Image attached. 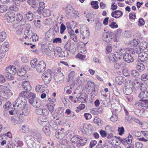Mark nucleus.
Segmentation results:
<instances>
[{"instance_id":"nucleus-39","label":"nucleus","mask_w":148,"mask_h":148,"mask_svg":"<svg viewBox=\"0 0 148 148\" xmlns=\"http://www.w3.org/2000/svg\"><path fill=\"white\" fill-rule=\"evenodd\" d=\"M75 74V72L73 71H72L69 73L67 79V82H72L73 81Z\"/></svg>"},{"instance_id":"nucleus-15","label":"nucleus","mask_w":148,"mask_h":148,"mask_svg":"<svg viewBox=\"0 0 148 148\" xmlns=\"http://www.w3.org/2000/svg\"><path fill=\"white\" fill-rule=\"evenodd\" d=\"M76 98L78 101L84 103H86L88 99L87 95L85 93H82L78 97H76Z\"/></svg>"},{"instance_id":"nucleus-35","label":"nucleus","mask_w":148,"mask_h":148,"mask_svg":"<svg viewBox=\"0 0 148 148\" xmlns=\"http://www.w3.org/2000/svg\"><path fill=\"white\" fill-rule=\"evenodd\" d=\"M10 90L9 89H6L5 90L4 92H3V97L5 99H8L10 96Z\"/></svg>"},{"instance_id":"nucleus-9","label":"nucleus","mask_w":148,"mask_h":148,"mask_svg":"<svg viewBox=\"0 0 148 148\" xmlns=\"http://www.w3.org/2000/svg\"><path fill=\"white\" fill-rule=\"evenodd\" d=\"M54 79L55 81L58 83H60L64 80V75L62 73L59 71L54 75Z\"/></svg>"},{"instance_id":"nucleus-18","label":"nucleus","mask_w":148,"mask_h":148,"mask_svg":"<svg viewBox=\"0 0 148 148\" xmlns=\"http://www.w3.org/2000/svg\"><path fill=\"white\" fill-rule=\"evenodd\" d=\"M138 58L141 62H144L148 58V55L145 52H142L138 54Z\"/></svg>"},{"instance_id":"nucleus-41","label":"nucleus","mask_w":148,"mask_h":148,"mask_svg":"<svg viewBox=\"0 0 148 148\" xmlns=\"http://www.w3.org/2000/svg\"><path fill=\"white\" fill-rule=\"evenodd\" d=\"M137 69L140 71H143L145 69L144 65L142 63H138L136 65Z\"/></svg>"},{"instance_id":"nucleus-19","label":"nucleus","mask_w":148,"mask_h":148,"mask_svg":"<svg viewBox=\"0 0 148 148\" xmlns=\"http://www.w3.org/2000/svg\"><path fill=\"white\" fill-rule=\"evenodd\" d=\"M6 16L8 21L9 23L13 22L15 20V15L13 12H8L6 14Z\"/></svg>"},{"instance_id":"nucleus-44","label":"nucleus","mask_w":148,"mask_h":148,"mask_svg":"<svg viewBox=\"0 0 148 148\" xmlns=\"http://www.w3.org/2000/svg\"><path fill=\"white\" fill-rule=\"evenodd\" d=\"M71 43L70 40H68L65 45L64 47L65 49L69 51H71Z\"/></svg>"},{"instance_id":"nucleus-11","label":"nucleus","mask_w":148,"mask_h":148,"mask_svg":"<svg viewBox=\"0 0 148 148\" xmlns=\"http://www.w3.org/2000/svg\"><path fill=\"white\" fill-rule=\"evenodd\" d=\"M80 33L83 40L87 39L90 35L89 30L85 26H82L80 28Z\"/></svg>"},{"instance_id":"nucleus-17","label":"nucleus","mask_w":148,"mask_h":148,"mask_svg":"<svg viewBox=\"0 0 148 148\" xmlns=\"http://www.w3.org/2000/svg\"><path fill=\"white\" fill-rule=\"evenodd\" d=\"M35 112L38 115H41L42 114L44 116H47L49 114L48 111L45 108H38L36 110Z\"/></svg>"},{"instance_id":"nucleus-31","label":"nucleus","mask_w":148,"mask_h":148,"mask_svg":"<svg viewBox=\"0 0 148 148\" xmlns=\"http://www.w3.org/2000/svg\"><path fill=\"white\" fill-rule=\"evenodd\" d=\"M26 17L27 19L29 21H32L33 18V15L32 12L31 11L27 12L26 14H24Z\"/></svg>"},{"instance_id":"nucleus-25","label":"nucleus","mask_w":148,"mask_h":148,"mask_svg":"<svg viewBox=\"0 0 148 148\" xmlns=\"http://www.w3.org/2000/svg\"><path fill=\"white\" fill-rule=\"evenodd\" d=\"M27 2L33 8H36L39 3L38 0H27Z\"/></svg>"},{"instance_id":"nucleus-48","label":"nucleus","mask_w":148,"mask_h":148,"mask_svg":"<svg viewBox=\"0 0 148 148\" xmlns=\"http://www.w3.org/2000/svg\"><path fill=\"white\" fill-rule=\"evenodd\" d=\"M131 75L134 77H138L140 75L138 72L135 70H132L131 71Z\"/></svg>"},{"instance_id":"nucleus-32","label":"nucleus","mask_w":148,"mask_h":148,"mask_svg":"<svg viewBox=\"0 0 148 148\" xmlns=\"http://www.w3.org/2000/svg\"><path fill=\"white\" fill-rule=\"evenodd\" d=\"M47 116H44L40 117L38 119V123L42 125L43 123L47 122L48 121V117Z\"/></svg>"},{"instance_id":"nucleus-24","label":"nucleus","mask_w":148,"mask_h":148,"mask_svg":"<svg viewBox=\"0 0 148 148\" xmlns=\"http://www.w3.org/2000/svg\"><path fill=\"white\" fill-rule=\"evenodd\" d=\"M142 49H143V48H141L140 47L138 46L136 47H135L133 49L130 48L129 50L132 54H134L135 53L139 54L142 52Z\"/></svg>"},{"instance_id":"nucleus-4","label":"nucleus","mask_w":148,"mask_h":148,"mask_svg":"<svg viewBox=\"0 0 148 148\" xmlns=\"http://www.w3.org/2000/svg\"><path fill=\"white\" fill-rule=\"evenodd\" d=\"M26 142L27 144L31 148H40V142L32 136L28 135L25 138Z\"/></svg>"},{"instance_id":"nucleus-27","label":"nucleus","mask_w":148,"mask_h":148,"mask_svg":"<svg viewBox=\"0 0 148 148\" xmlns=\"http://www.w3.org/2000/svg\"><path fill=\"white\" fill-rule=\"evenodd\" d=\"M138 96L141 99L147 98L148 96V92L147 90L141 91Z\"/></svg>"},{"instance_id":"nucleus-30","label":"nucleus","mask_w":148,"mask_h":148,"mask_svg":"<svg viewBox=\"0 0 148 148\" xmlns=\"http://www.w3.org/2000/svg\"><path fill=\"white\" fill-rule=\"evenodd\" d=\"M55 136L57 138L61 139L64 137L65 134L61 131H60V132L57 131L55 134Z\"/></svg>"},{"instance_id":"nucleus-6","label":"nucleus","mask_w":148,"mask_h":148,"mask_svg":"<svg viewBox=\"0 0 148 148\" xmlns=\"http://www.w3.org/2000/svg\"><path fill=\"white\" fill-rule=\"evenodd\" d=\"M86 88L88 91V93L91 94L92 97H94L96 95V92L95 90V84L90 81L87 82Z\"/></svg>"},{"instance_id":"nucleus-63","label":"nucleus","mask_w":148,"mask_h":148,"mask_svg":"<svg viewBox=\"0 0 148 148\" xmlns=\"http://www.w3.org/2000/svg\"><path fill=\"white\" fill-rule=\"evenodd\" d=\"M65 29V26L63 24H62L61 25L60 31L61 34H62L64 33Z\"/></svg>"},{"instance_id":"nucleus-64","label":"nucleus","mask_w":148,"mask_h":148,"mask_svg":"<svg viewBox=\"0 0 148 148\" xmlns=\"http://www.w3.org/2000/svg\"><path fill=\"white\" fill-rule=\"evenodd\" d=\"M13 143L12 141L10 140L9 141V143H8L6 146V148H13Z\"/></svg>"},{"instance_id":"nucleus-53","label":"nucleus","mask_w":148,"mask_h":148,"mask_svg":"<svg viewBox=\"0 0 148 148\" xmlns=\"http://www.w3.org/2000/svg\"><path fill=\"white\" fill-rule=\"evenodd\" d=\"M50 15V11L49 9H46L44 10L42 13L43 16L45 17L49 16Z\"/></svg>"},{"instance_id":"nucleus-43","label":"nucleus","mask_w":148,"mask_h":148,"mask_svg":"<svg viewBox=\"0 0 148 148\" xmlns=\"http://www.w3.org/2000/svg\"><path fill=\"white\" fill-rule=\"evenodd\" d=\"M67 140L65 139L62 140V143H61L58 146V148H66L67 147L66 145Z\"/></svg>"},{"instance_id":"nucleus-58","label":"nucleus","mask_w":148,"mask_h":148,"mask_svg":"<svg viewBox=\"0 0 148 148\" xmlns=\"http://www.w3.org/2000/svg\"><path fill=\"white\" fill-rule=\"evenodd\" d=\"M99 133L101 136L103 138L106 137L107 136V132L103 130H101L99 131Z\"/></svg>"},{"instance_id":"nucleus-14","label":"nucleus","mask_w":148,"mask_h":148,"mask_svg":"<svg viewBox=\"0 0 148 148\" xmlns=\"http://www.w3.org/2000/svg\"><path fill=\"white\" fill-rule=\"evenodd\" d=\"M5 72L4 73L12 74V75L15 74L16 72V69L14 66H10L5 69Z\"/></svg>"},{"instance_id":"nucleus-1","label":"nucleus","mask_w":148,"mask_h":148,"mask_svg":"<svg viewBox=\"0 0 148 148\" xmlns=\"http://www.w3.org/2000/svg\"><path fill=\"white\" fill-rule=\"evenodd\" d=\"M18 89L22 90L19 94V97L15 101V103L14 105V106H21L23 105H25L27 102L26 99L25 97V96L20 95V94L23 92H27V94L28 95V91L30 90L31 87L29 82L27 80H23L22 81V84L19 85L18 87Z\"/></svg>"},{"instance_id":"nucleus-20","label":"nucleus","mask_w":148,"mask_h":148,"mask_svg":"<svg viewBox=\"0 0 148 148\" xmlns=\"http://www.w3.org/2000/svg\"><path fill=\"white\" fill-rule=\"evenodd\" d=\"M87 140V139L86 138L80 136L77 144H76V146L78 147L83 146L85 145Z\"/></svg>"},{"instance_id":"nucleus-55","label":"nucleus","mask_w":148,"mask_h":148,"mask_svg":"<svg viewBox=\"0 0 148 148\" xmlns=\"http://www.w3.org/2000/svg\"><path fill=\"white\" fill-rule=\"evenodd\" d=\"M43 88L42 86L41 85H37L36 87V92H44V91H42V90H43L42 89H41L42 88Z\"/></svg>"},{"instance_id":"nucleus-10","label":"nucleus","mask_w":148,"mask_h":148,"mask_svg":"<svg viewBox=\"0 0 148 148\" xmlns=\"http://www.w3.org/2000/svg\"><path fill=\"white\" fill-rule=\"evenodd\" d=\"M113 33L112 32H108L103 33V40L106 43H109L112 39V36Z\"/></svg>"},{"instance_id":"nucleus-8","label":"nucleus","mask_w":148,"mask_h":148,"mask_svg":"<svg viewBox=\"0 0 148 148\" xmlns=\"http://www.w3.org/2000/svg\"><path fill=\"white\" fill-rule=\"evenodd\" d=\"M51 71L50 70H47L42 76V78L43 80L44 83L45 84H49L50 82L51 79Z\"/></svg>"},{"instance_id":"nucleus-16","label":"nucleus","mask_w":148,"mask_h":148,"mask_svg":"<svg viewBox=\"0 0 148 148\" xmlns=\"http://www.w3.org/2000/svg\"><path fill=\"white\" fill-rule=\"evenodd\" d=\"M33 33L31 30L26 29L24 31L23 38L26 40L31 39L33 35Z\"/></svg>"},{"instance_id":"nucleus-52","label":"nucleus","mask_w":148,"mask_h":148,"mask_svg":"<svg viewBox=\"0 0 148 148\" xmlns=\"http://www.w3.org/2000/svg\"><path fill=\"white\" fill-rule=\"evenodd\" d=\"M6 37L5 32H2L0 33V39L1 41H3Z\"/></svg>"},{"instance_id":"nucleus-54","label":"nucleus","mask_w":148,"mask_h":148,"mask_svg":"<svg viewBox=\"0 0 148 148\" xmlns=\"http://www.w3.org/2000/svg\"><path fill=\"white\" fill-rule=\"evenodd\" d=\"M143 144L140 142H137L135 143L134 145V148H143Z\"/></svg>"},{"instance_id":"nucleus-34","label":"nucleus","mask_w":148,"mask_h":148,"mask_svg":"<svg viewBox=\"0 0 148 148\" xmlns=\"http://www.w3.org/2000/svg\"><path fill=\"white\" fill-rule=\"evenodd\" d=\"M32 134L35 136V138L40 140L42 138V136L38 132L35 130L34 132H32Z\"/></svg>"},{"instance_id":"nucleus-47","label":"nucleus","mask_w":148,"mask_h":148,"mask_svg":"<svg viewBox=\"0 0 148 148\" xmlns=\"http://www.w3.org/2000/svg\"><path fill=\"white\" fill-rule=\"evenodd\" d=\"M46 37L48 40L51 41L53 39V36L50 33L48 32L46 34Z\"/></svg>"},{"instance_id":"nucleus-62","label":"nucleus","mask_w":148,"mask_h":148,"mask_svg":"<svg viewBox=\"0 0 148 148\" xmlns=\"http://www.w3.org/2000/svg\"><path fill=\"white\" fill-rule=\"evenodd\" d=\"M21 60L23 62L27 63L29 62V58L26 56H23L21 58Z\"/></svg>"},{"instance_id":"nucleus-12","label":"nucleus","mask_w":148,"mask_h":148,"mask_svg":"<svg viewBox=\"0 0 148 148\" xmlns=\"http://www.w3.org/2000/svg\"><path fill=\"white\" fill-rule=\"evenodd\" d=\"M114 63V68L117 69H119L121 67H124L126 65V63L124 62L121 61L119 59H117Z\"/></svg>"},{"instance_id":"nucleus-33","label":"nucleus","mask_w":148,"mask_h":148,"mask_svg":"<svg viewBox=\"0 0 148 148\" xmlns=\"http://www.w3.org/2000/svg\"><path fill=\"white\" fill-rule=\"evenodd\" d=\"M29 129L28 125L25 124L23 125L21 129V132L23 133H27L29 131Z\"/></svg>"},{"instance_id":"nucleus-60","label":"nucleus","mask_w":148,"mask_h":148,"mask_svg":"<svg viewBox=\"0 0 148 148\" xmlns=\"http://www.w3.org/2000/svg\"><path fill=\"white\" fill-rule=\"evenodd\" d=\"M32 40L33 42H35L38 40V37L36 34H33L32 37Z\"/></svg>"},{"instance_id":"nucleus-2","label":"nucleus","mask_w":148,"mask_h":148,"mask_svg":"<svg viewBox=\"0 0 148 148\" xmlns=\"http://www.w3.org/2000/svg\"><path fill=\"white\" fill-rule=\"evenodd\" d=\"M20 95L25 96V97L30 98L29 102L34 108H36L40 107L41 105L40 100L36 97V95L32 92L29 93L28 95L27 94V92H23L20 94Z\"/></svg>"},{"instance_id":"nucleus-38","label":"nucleus","mask_w":148,"mask_h":148,"mask_svg":"<svg viewBox=\"0 0 148 148\" xmlns=\"http://www.w3.org/2000/svg\"><path fill=\"white\" fill-rule=\"evenodd\" d=\"M52 51L50 50L51 51V55L54 54V56L56 57L57 56H58L59 53L60 51L61 50V48H58L56 50H54V49H52Z\"/></svg>"},{"instance_id":"nucleus-28","label":"nucleus","mask_w":148,"mask_h":148,"mask_svg":"<svg viewBox=\"0 0 148 148\" xmlns=\"http://www.w3.org/2000/svg\"><path fill=\"white\" fill-rule=\"evenodd\" d=\"M132 88L126 86L123 89V92L126 95H130L132 92Z\"/></svg>"},{"instance_id":"nucleus-56","label":"nucleus","mask_w":148,"mask_h":148,"mask_svg":"<svg viewBox=\"0 0 148 148\" xmlns=\"http://www.w3.org/2000/svg\"><path fill=\"white\" fill-rule=\"evenodd\" d=\"M127 86L129 87L133 88V86L135 84V83L133 82L131 80H129L127 82Z\"/></svg>"},{"instance_id":"nucleus-45","label":"nucleus","mask_w":148,"mask_h":148,"mask_svg":"<svg viewBox=\"0 0 148 148\" xmlns=\"http://www.w3.org/2000/svg\"><path fill=\"white\" fill-rule=\"evenodd\" d=\"M112 107H113V109L117 112H119L121 111V107L119 104H117L115 105H112Z\"/></svg>"},{"instance_id":"nucleus-7","label":"nucleus","mask_w":148,"mask_h":148,"mask_svg":"<svg viewBox=\"0 0 148 148\" xmlns=\"http://www.w3.org/2000/svg\"><path fill=\"white\" fill-rule=\"evenodd\" d=\"M135 106L136 108L145 109L148 108V100L147 99L140 100L139 101L136 103Z\"/></svg>"},{"instance_id":"nucleus-23","label":"nucleus","mask_w":148,"mask_h":148,"mask_svg":"<svg viewBox=\"0 0 148 148\" xmlns=\"http://www.w3.org/2000/svg\"><path fill=\"white\" fill-rule=\"evenodd\" d=\"M118 53H116L114 54L112 53H111L109 54L108 56V61L109 62L111 63H114L115 61L117 60L118 56Z\"/></svg>"},{"instance_id":"nucleus-3","label":"nucleus","mask_w":148,"mask_h":148,"mask_svg":"<svg viewBox=\"0 0 148 148\" xmlns=\"http://www.w3.org/2000/svg\"><path fill=\"white\" fill-rule=\"evenodd\" d=\"M38 61L37 59H35L31 61L30 65L32 68L35 69L39 73H42L44 71L46 68L45 62L43 61H39L37 64Z\"/></svg>"},{"instance_id":"nucleus-36","label":"nucleus","mask_w":148,"mask_h":148,"mask_svg":"<svg viewBox=\"0 0 148 148\" xmlns=\"http://www.w3.org/2000/svg\"><path fill=\"white\" fill-rule=\"evenodd\" d=\"M15 145H18L19 146H23V143L21 140V139L18 137H16L15 139Z\"/></svg>"},{"instance_id":"nucleus-51","label":"nucleus","mask_w":148,"mask_h":148,"mask_svg":"<svg viewBox=\"0 0 148 148\" xmlns=\"http://www.w3.org/2000/svg\"><path fill=\"white\" fill-rule=\"evenodd\" d=\"M4 74L5 76L7 78L8 80H11L13 79H14V77L12 75V74L4 73Z\"/></svg>"},{"instance_id":"nucleus-49","label":"nucleus","mask_w":148,"mask_h":148,"mask_svg":"<svg viewBox=\"0 0 148 148\" xmlns=\"http://www.w3.org/2000/svg\"><path fill=\"white\" fill-rule=\"evenodd\" d=\"M147 85L146 83L142 84L139 86L140 90L141 91L147 90Z\"/></svg>"},{"instance_id":"nucleus-21","label":"nucleus","mask_w":148,"mask_h":148,"mask_svg":"<svg viewBox=\"0 0 148 148\" xmlns=\"http://www.w3.org/2000/svg\"><path fill=\"white\" fill-rule=\"evenodd\" d=\"M83 128L86 134L90 135L91 134L92 132L91 129V125L90 124H83Z\"/></svg>"},{"instance_id":"nucleus-61","label":"nucleus","mask_w":148,"mask_h":148,"mask_svg":"<svg viewBox=\"0 0 148 148\" xmlns=\"http://www.w3.org/2000/svg\"><path fill=\"white\" fill-rule=\"evenodd\" d=\"M122 34L123 36L126 38H129L131 36L130 32L129 31H125Z\"/></svg>"},{"instance_id":"nucleus-29","label":"nucleus","mask_w":148,"mask_h":148,"mask_svg":"<svg viewBox=\"0 0 148 148\" xmlns=\"http://www.w3.org/2000/svg\"><path fill=\"white\" fill-rule=\"evenodd\" d=\"M47 106L49 111L51 113L52 115H53L55 113L54 111L55 106L54 104L52 103H48Z\"/></svg>"},{"instance_id":"nucleus-57","label":"nucleus","mask_w":148,"mask_h":148,"mask_svg":"<svg viewBox=\"0 0 148 148\" xmlns=\"http://www.w3.org/2000/svg\"><path fill=\"white\" fill-rule=\"evenodd\" d=\"M106 131L108 132V134L110 133L113 132L112 127L108 125H107L105 127Z\"/></svg>"},{"instance_id":"nucleus-5","label":"nucleus","mask_w":148,"mask_h":148,"mask_svg":"<svg viewBox=\"0 0 148 148\" xmlns=\"http://www.w3.org/2000/svg\"><path fill=\"white\" fill-rule=\"evenodd\" d=\"M15 103V101L13 104V106L14 107H16L18 108L17 111L16 112L17 114H19L20 115L22 114L26 116L29 114V108L26 105L27 103H25V104L23 105L21 107L20 106H14V105Z\"/></svg>"},{"instance_id":"nucleus-59","label":"nucleus","mask_w":148,"mask_h":148,"mask_svg":"<svg viewBox=\"0 0 148 148\" xmlns=\"http://www.w3.org/2000/svg\"><path fill=\"white\" fill-rule=\"evenodd\" d=\"M7 10V8L5 5H0V12H5Z\"/></svg>"},{"instance_id":"nucleus-22","label":"nucleus","mask_w":148,"mask_h":148,"mask_svg":"<svg viewBox=\"0 0 148 148\" xmlns=\"http://www.w3.org/2000/svg\"><path fill=\"white\" fill-rule=\"evenodd\" d=\"M16 20L18 21H19V23H21V25H24L26 23L25 19L23 18V16L20 13L17 14Z\"/></svg>"},{"instance_id":"nucleus-46","label":"nucleus","mask_w":148,"mask_h":148,"mask_svg":"<svg viewBox=\"0 0 148 148\" xmlns=\"http://www.w3.org/2000/svg\"><path fill=\"white\" fill-rule=\"evenodd\" d=\"M114 13H115L116 14V16H118V18L120 17L123 14L122 12L120 10H116L112 12L111 13V16H114Z\"/></svg>"},{"instance_id":"nucleus-26","label":"nucleus","mask_w":148,"mask_h":148,"mask_svg":"<svg viewBox=\"0 0 148 148\" xmlns=\"http://www.w3.org/2000/svg\"><path fill=\"white\" fill-rule=\"evenodd\" d=\"M124 81V77L121 76H119L116 77L115 78V81L119 85L122 84Z\"/></svg>"},{"instance_id":"nucleus-42","label":"nucleus","mask_w":148,"mask_h":148,"mask_svg":"<svg viewBox=\"0 0 148 148\" xmlns=\"http://www.w3.org/2000/svg\"><path fill=\"white\" fill-rule=\"evenodd\" d=\"M80 136L77 135L73 136L71 138V141L73 143H76V144H77Z\"/></svg>"},{"instance_id":"nucleus-50","label":"nucleus","mask_w":148,"mask_h":148,"mask_svg":"<svg viewBox=\"0 0 148 148\" xmlns=\"http://www.w3.org/2000/svg\"><path fill=\"white\" fill-rule=\"evenodd\" d=\"M118 119L117 115L116 113H112V115L110 118V120L112 121H115Z\"/></svg>"},{"instance_id":"nucleus-40","label":"nucleus","mask_w":148,"mask_h":148,"mask_svg":"<svg viewBox=\"0 0 148 148\" xmlns=\"http://www.w3.org/2000/svg\"><path fill=\"white\" fill-rule=\"evenodd\" d=\"M140 43L139 40L137 39H134L130 41V45L135 47L136 46Z\"/></svg>"},{"instance_id":"nucleus-13","label":"nucleus","mask_w":148,"mask_h":148,"mask_svg":"<svg viewBox=\"0 0 148 148\" xmlns=\"http://www.w3.org/2000/svg\"><path fill=\"white\" fill-rule=\"evenodd\" d=\"M123 59L125 61L128 63L134 61L133 57L131 55L126 52L123 53Z\"/></svg>"},{"instance_id":"nucleus-37","label":"nucleus","mask_w":148,"mask_h":148,"mask_svg":"<svg viewBox=\"0 0 148 148\" xmlns=\"http://www.w3.org/2000/svg\"><path fill=\"white\" fill-rule=\"evenodd\" d=\"M42 131L47 136H49L50 134V130L48 126H44L42 128Z\"/></svg>"}]
</instances>
